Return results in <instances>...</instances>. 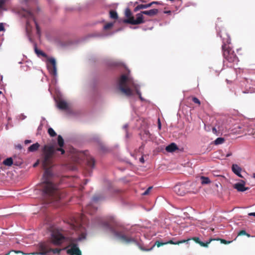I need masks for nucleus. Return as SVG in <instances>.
Here are the masks:
<instances>
[{
    "label": "nucleus",
    "instance_id": "nucleus-1",
    "mask_svg": "<svg viewBox=\"0 0 255 255\" xmlns=\"http://www.w3.org/2000/svg\"><path fill=\"white\" fill-rule=\"evenodd\" d=\"M50 242L40 243L38 245V249L40 252H34L31 253L32 255H45L48 253L52 252L53 254H59L61 250L59 249H53L51 247V244H52L55 246H59L67 241L66 238L61 232L57 229H54L51 231V237L50 238Z\"/></svg>",
    "mask_w": 255,
    "mask_h": 255
},
{
    "label": "nucleus",
    "instance_id": "nucleus-2",
    "mask_svg": "<svg viewBox=\"0 0 255 255\" xmlns=\"http://www.w3.org/2000/svg\"><path fill=\"white\" fill-rule=\"evenodd\" d=\"M70 226L71 228L76 231V234L78 237L67 238V240H68L69 242L68 247H70V249L67 250V253L70 255H82V252L78 247L77 243L86 239V230L82 226L79 221L75 219L71 221Z\"/></svg>",
    "mask_w": 255,
    "mask_h": 255
},
{
    "label": "nucleus",
    "instance_id": "nucleus-3",
    "mask_svg": "<svg viewBox=\"0 0 255 255\" xmlns=\"http://www.w3.org/2000/svg\"><path fill=\"white\" fill-rule=\"evenodd\" d=\"M44 169L43 176L45 179L42 184L44 196L47 198V203L57 201L60 199L59 192L56 185L48 179L52 176V172L49 168Z\"/></svg>",
    "mask_w": 255,
    "mask_h": 255
},
{
    "label": "nucleus",
    "instance_id": "nucleus-4",
    "mask_svg": "<svg viewBox=\"0 0 255 255\" xmlns=\"http://www.w3.org/2000/svg\"><path fill=\"white\" fill-rule=\"evenodd\" d=\"M117 84L120 91L127 96L132 95L131 88H134L136 90V93L139 96L140 100H143L140 92L137 90V85L131 77L123 74L118 79Z\"/></svg>",
    "mask_w": 255,
    "mask_h": 255
},
{
    "label": "nucleus",
    "instance_id": "nucleus-5",
    "mask_svg": "<svg viewBox=\"0 0 255 255\" xmlns=\"http://www.w3.org/2000/svg\"><path fill=\"white\" fill-rule=\"evenodd\" d=\"M103 226L104 227L109 230L116 238H118L123 243L129 244L136 242L133 238L127 236L123 234L121 232L117 231L122 225L119 221L114 218H110L108 221L104 222Z\"/></svg>",
    "mask_w": 255,
    "mask_h": 255
},
{
    "label": "nucleus",
    "instance_id": "nucleus-6",
    "mask_svg": "<svg viewBox=\"0 0 255 255\" xmlns=\"http://www.w3.org/2000/svg\"><path fill=\"white\" fill-rule=\"evenodd\" d=\"M42 166L44 168H49L52 162V157L55 152V148L53 146L44 145L43 149Z\"/></svg>",
    "mask_w": 255,
    "mask_h": 255
},
{
    "label": "nucleus",
    "instance_id": "nucleus-7",
    "mask_svg": "<svg viewBox=\"0 0 255 255\" xmlns=\"http://www.w3.org/2000/svg\"><path fill=\"white\" fill-rule=\"evenodd\" d=\"M34 51L37 56H42L43 57L47 58L46 61L47 69L51 75L53 76H56L57 68L55 59L52 57H47V55L46 53L37 49L36 47H35Z\"/></svg>",
    "mask_w": 255,
    "mask_h": 255
},
{
    "label": "nucleus",
    "instance_id": "nucleus-8",
    "mask_svg": "<svg viewBox=\"0 0 255 255\" xmlns=\"http://www.w3.org/2000/svg\"><path fill=\"white\" fill-rule=\"evenodd\" d=\"M125 15L127 17L124 20L125 23H129L132 25H137L144 23L143 16L142 13H137L136 14V19L132 15L131 12L129 8H127L125 10Z\"/></svg>",
    "mask_w": 255,
    "mask_h": 255
},
{
    "label": "nucleus",
    "instance_id": "nucleus-9",
    "mask_svg": "<svg viewBox=\"0 0 255 255\" xmlns=\"http://www.w3.org/2000/svg\"><path fill=\"white\" fill-rule=\"evenodd\" d=\"M224 58L230 63L235 62L238 60V57L233 49L227 44L222 46Z\"/></svg>",
    "mask_w": 255,
    "mask_h": 255
},
{
    "label": "nucleus",
    "instance_id": "nucleus-10",
    "mask_svg": "<svg viewBox=\"0 0 255 255\" xmlns=\"http://www.w3.org/2000/svg\"><path fill=\"white\" fill-rule=\"evenodd\" d=\"M219 34L222 39L223 43V44L228 45L231 43L230 37L225 29H222L220 30V31L219 33Z\"/></svg>",
    "mask_w": 255,
    "mask_h": 255
},
{
    "label": "nucleus",
    "instance_id": "nucleus-11",
    "mask_svg": "<svg viewBox=\"0 0 255 255\" xmlns=\"http://www.w3.org/2000/svg\"><path fill=\"white\" fill-rule=\"evenodd\" d=\"M57 143L59 147L55 148V152L60 151L61 154L65 153V150L63 148L64 145V141L61 135H59L57 137Z\"/></svg>",
    "mask_w": 255,
    "mask_h": 255
},
{
    "label": "nucleus",
    "instance_id": "nucleus-12",
    "mask_svg": "<svg viewBox=\"0 0 255 255\" xmlns=\"http://www.w3.org/2000/svg\"><path fill=\"white\" fill-rule=\"evenodd\" d=\"M245 181L241 180V182L235 184L233 187L239 192H244L249 189V187H246L245 186Z\"/></svg>",
    "mask_w": 255,
    "mask_h": 255
},
{
    "label": "nucleus",
    "instance_id": "nucleus-13",
    "mask_svg": "<svg viewBox=\"0 0 255 255\" xmlns=\"http://www.w3.org/2000/svg\"><path fill=\"white\" fill-rule=\"evenodd\" d=\"M174 192L180 196H183L186 193L184 186L183 185H176L174 187Z\"/></svg>",
    "mask_w": 255,
    "mask_h": 255
},
{
    "label": "nucleus",
    "instance_id": "nucleus-14",
    "mask_svg": "<svg viewBox=\"0 0 255 255\" xmlns=\"http://www.w3.org/2000/svg\"><path fill=\"white\" fill-rule=\"evenodd\" d=\"M232 171L240 177L243 178V176L241 174L242 168L237 164H233L232 166Z\"/></svg>",
    "mask_w": 255,
    "mask_h": 255
},
{
    "label": "nucleus",
    "instance_id": "nucleus-15",
    "mask_svg": "<svg viewBox=\"0 0 255 255\" xmlns=\"http://www.w3.org/2000/svg\"><path fill=\"white\" fill-rule=\"evenodd\" d=\"M154 3H157V2L152 1L149 3L146 4H138L134 8V11H136L139 10L141 9H145V8H148V7H150L153 4H154Z\"/></svg>",
    "mask_w": 255,
    "mask_h": 255
},
{
    "label": "nucleus",
    "instance_id": "nucleus-16",
    "mask_svg": "<svg viewBox=\"0 0 255 255\" xmlns=\"http://www.w3.org/2000/svg\"><path fill=\"white\" fill-rule=\"evenodd\" d=\"M158 11V10L157 9H152L149 10L142 11L139 13H142V15H143V14H145L152 16L157 14Z\"/></svg>",
    "mask_w": 255,
    "mask_h": 255
},
{
    "label": "nucleus",
    "instance_id": "nucleus-17",
    "mask_svg": "<svg viewBox=\"0 0 255 255\" xmlns=\"http://www.w3.org/2000/svg\"><path fill=\"white\" fill-rule=\"evenodd\" d=\"M178 149V146L175 143H170L165 148L166 150L168 152H173Z\"/></svg>",
    "mask_w": 255,
    "mask_h": 255
},
{
    "label": "nucleus",
    "instance_id": "nucleus-18",
    "mask_svg": "<svg viewBox=\"0 0 255 255\" xmlns=\"http://www.w3.org/2000/svg\"><path fill=\"white\" fill-rule=\"evenodd\" d=\"M57 106L59 109L67 110L68 108V104L66 102L63 100H60L57 104Z\"/></svg>",
    "mask_w": 255,
    "mask_h": 255
},
{
    "label": "nucleus",
    "instance_id": "nucleus-19",
    "mask_svg": "<svg viewBox=\"0 0 255 255\" xmlns=\"http://www.w3.org/2000/svg\"><path fill=\"white\" fill-rule=\"evenodd\" d=\"M39 147L40 144L38 142H36L30 145L28 148V151L29 152H34L37 150Z\"/></svg>",
    "mask_w": 255,
    "mask_h": 255
},
{
    "label": "nucleus",
    "instance_id": "nucleus-20",
    "mask_svg": "<svg viewBox=\"0 0 255 255\" xmlns=\"http://www.w3.org/2000/svg\"><path fill=\"white\" fill-rule=\"evenodd\" d=\"M190 239H188L187 240H183L181 241H178L176 242H174L172 240H169V241L166 242L167 244H172V245H179L180 244L185 243L186 242H187L189 240H190Z\"/></svg>",
    "mask_w": 255,
    "mask_h": 255
},
{
    "label": "nucleus",
    "instance_id": "nucleus-21",
    "mask_svg": "<svg viewBox=\"0 0 255 255\" xmlns=\"http://www.w3.org/2000/svg\"><path fill=\"white\" fill-rule=\"evenodd\" d=\"M3 164L4 165L8 166H11L13 164L12 158L11 157H9V158H6L3 161Z\"/></svg>",
    "mask_w": 255,
    "mask_h": 255
},
{
    "label": "nucleus",
    "instance_id": "nucleus-22",
    "mask_svg": "<svg viewBox=\"0 0 255 255\" xmlns=\"http://www.w3.org/2000/svg\"><path fill=\"white\" fill-rule=\"evenodd\" d=\"M95 161L93 158L90 157L87 159V165L91 168H93L95 166Z\"/></svg>",
    "mask_w": 255,
    "mask_h": 255
},
{
    "label": "nucleus",
    "instance_id": "nucleus-23",
    "mask_svg": "<svg viewBox=\"0 0 255 255\" xmlns=\"http://www.w3.org/2000/svg\"><path fill=\"white\" fill-rule=\"evenodd\" d=\"M200 178L202 184H207L211 182L210 179L207 177L201 176Z\"/></svg>",
    "mask_w": 255,
    "mask_h": 255
},
{
    "label": "nucleus",
    "instance_id": "nucleus-24",
    "mask_svg": "<svg viewBox=\"0 0 255 255\" xmlns=\"http://www.w3.org/2000/svg\"><path fill=\"white\" fill-rule=\"evenodd\" d=\"M225 140L224 138L223 137H218L215 141L214 144L215 145H219L225 142Z\"/></svg>",
    "mask_w": 255,
    "mask_h": 255
},
{
    "label": "nucleus",
    "instance_id": "nucleus-25",
    "mask_svg": "<svg viewBox=\"0 0 255 255\" xmlns=\"http://www.w3.org/2000/svg\"><path fill=\"white\" fill-rule=\"evenodd\" d=\"M110 17L112 19H117L118 18V14L115 10H111L110 11Z\"/></svg>",
    "mask_w": 255,
    "mask_h": 255
},
{
    "label": "nucleus",
    "instance_id": "nucleus-26",
    "mask_svg": "<svg viewBox=\"0 0 255 255\" xmlns=\"http://www.w3.org/2000/svg\"><path fill=\"white\" fill-rule=\"evenodd\" d=\"M114 23L112 22L107 23L104 26V29L105 30H109L111 29Z\"/></svg>",
    "mask_w": 255,
    "mask_h": 255
},
{
    "label": "nucleus",
    "instance_id": "nucleus-27",
    "mask_svg": "<svg viewBox=\"0 0 255 255\" xmlns=\"http://www.w3.org/2000/svg\"><path fill=\"white\" fill-rule=\"evenodd\" d=\"M48 133L51 137H54V136H56V133L54 130V129L51 128H48Z\"/></svg>",
    "mask_w": 255,
    "mask_h": 255
},
{
    "label": "nucleus",
    "instance_id": "nucleus-28",
    "mask_svg": "<svg viewBox=\"0 0 255 255\" xmlns=\"http://www.w3.org/2000/svg\"><path fill=\"white\" fill-rule=\"evenodd\" d=\"M33 21L35 24L36 29V31H37V34L40 36V27L34 18H33Z\"/></svg>",
    "mask_w": 255,
    "mask_h": 255
},
{
    "label": "nucleus",
    "instance_id": "nucleus-29",
    "mask_svg": "<svg viewBox=\"0 0 255 255\" xmlns=\"http://www.w3.org/2000/svg\"><path fill=\"white\" fill-rule=\"evenodd\" d=\"M33 21L35 24L36 29V31H37V34L40 36V27L34 18H33Z\"/></svg>",
    "mask_w": 255,
    "mask_h": 255
},
{
    "label": "nucleus",
    "instance_id": "nucleus-30",
    "mask_svg": "<svg viewBox=\"0 0 255 255\" xmlns=\"http://www.w3.org/2000/svg\"><path fill=\"white\" fill-rule=\"evenodd\" d=\"M102 197L101 196V195H95L93 197V200L95 202H97L100 200H101L102 199Z\"/></svg>",
    "mask_w": 255,
    "mask_h": 255
},
{
    "label": "nucleus",
    "instance_id": "nucleus-31",
    "mask_svg": "<svg viewBox=\"0 0 255 255\" xmlns=\"http://www.w3.org/2000/svg\"><path fill=\"white\" fill-rule=\"evenodd\" d=\"M243 235H246L248 237H250V235L249 234L247 233L246 231H245V230H241L238 233V236H243Z\"/></svg>",
    "mask_w": 255,
    "mask_h": 255
},
{
    "label": "nucleus",
    "instance_id": "nucleus-32",
    "mask_svg": "<svg viewBox=\"0 0 255 255\" xmlns=\"http://www.w3.org/2000/svg\"><path fill=\"white\" fill-rule=\"evenodd\" d=\"M192 101L194 103H195V104H197L198 105H200V104H201L200 101L197 98L194 97L192 98Z\"/></svg>",
    "mask_w": 255,
    "mask_h": 255
},
{
    "label": "nucleus",
    "instance_id": "nucleus-33",
    "mask_svg": "<svg viewBox=\"0 0 255 255\" xmlns=\"http://www.w3.org/2000/svg\"><path fill=\"white\" fill-rule=\"evenodd\" d=\"M166 244H167V243L166 242L162 243V242H160L159 241H156L154 245H156L157 247H160L163 245H166Z\"/></svg>",
    "mask_w": 255,
    "mask_h": 255
},
{
    "label": "nucleus",
    "instance_id": "nucleus-34",
    "mask_svg": "<svg viewBox=\"0 0 255 255\" xmlns=\"http://www.w3.org/2000/svg\"><path fill=\"white\" fill-rule=\"evenodd\" d=\"M152 187H149L142 194V195H147L149 194L150 190L152 189Z\"/></svg>",
    "mask_w": 255,
    "mask_h": 255
},
{
    "label": "nucleus",
    "instance_id": "nucleus-35",
    "mask_svg": "<svg viewBox=\"0 0 255 255\" xmlns=\"http://www.w3.org/2000/svg\"><path fill=\"white\" fill-rule=\"evenodd\" d=\"M6 1V0H0V9L3 8Z\"/></svg>",
    "mask_w": 255,
    "mask_h": 255
},
{
    "label": "nucleus",
    "instance_id": "nucleus-36",
    "mask_svg": "<svg viewBox=\"0 0 255 255\" xmlns=\"http://www.w3.org/2000/svg\"><path fill=\"white\" fill-rule=\"evenodd\" d=\"M219 240H220L221 243L224 244H229L232 242V241H228L224 239H219Z\"/></svg>",
    "mask_w": 255,
    "mask_h": 255
},
{
    "label": "nucleus",
    "instance_id": "nucleus-37",
    "mask_svg": "<svg viewBox=\"0 0 255 255\" xmlns=\"http://www.w3.org/2000/svg\"><path fill=\"white\" fill-rule=\"evenodd\" d=\"M211 241V240H210L209 242H206V243H204L201 241L199 245L202 247H207L208 246V244L210 243Z\"/></svg>",
    "mask_w": 255,
    "mask_h": 255
},
{
    "label": "nucleus",
    "instance_id": "nucleus-38",
    "mask_svg": "<svg viewBox=\"0 0 255 255\" xmlns=\"http://www.w3.org/2000/svg\"><path fill=\"white\" fill-rule=\"evenodd\" d=\"M192 240H193L196 243H197L199 244L201 242L200 239L198 237H194L192 239Z\"/></svg>",
    "mask_w": 255,
    "mask_h": 255
},
{
    "label": "nucleus",
    "instance_id": "nucleus-39",
    "mask_svg": "<svg viewBox=\"0 0 255 255\" xmlns=\"http://www.w3.org/2000/svg\"><path fill=\"white\" fill-rule=\"evenodd\" d=\"M4 30L5 29H4V27L3 26V23H0V32L1 31H4Z\"/></svg>",
    "mask_w": 255,
    "mask_h": 255
},
{
    "label": "nucleus",
    "instance_id": "nucleus-40",
    "mask_svg": "<svg viewBox=\"0 0 255 255\" xmlns=\"http://www.w3.org/2000/svg\"><path fill=\"white\" fill-rule=\"evenodd\" d=\"M15 148L20 150L22 149V147L21 144H18L15 146Z\"/></svg>",
    "mask_w": 255,
    "mask_h": 255
},
{
    "label": "nucleus",
    "instance_id": "nucleus-41",
    "mask_svg": "<svg viewBox=\"0 0 255 255\" xmlns=\"http://www.w3.org/2000/svg\"><path fill=\"white\" fill-rule=\"evenodd\" d=\"M161 127V123H160V120L158 119V128L160 129Z\"/></svg>",
    "mask_w": 255,
    "mask_h": 255
},
{
    "label": "nucleus",
    "instance_id": "nucleus-42",
    "mask_svg": "<svg viewBox=\"0 0 255 255\" xmlns=\"http://www.w3.org/2000/svg\"><path fill=\"white\" fill-rule=\"evenodd\" d=\"M11 252H15V253H21V252H20V251H11L9 252L8 253H7V254H6L5 255H9L10 253Z\"/></svg>",
    "mask_w": 255,
    "mask_h": 255
},
{
    "label": "nucleus",
    "instance_id": "nucleus-43",
    "mask_svg": "<svg viewBox=\"0 0 255 255\" xmlns=\"http://www.w3.org/2000/svg\"><path fill=\"white\" fill-rule=\"evenodd\" d=\"M31 142V140H28V139H26L24 141V143L25 144H27L28 143H30Z\"/></svg>",
    "mask_w": 255,
    "mask_h": 255
},
{
    "label": "nucleus",
    "instance_id": "nucleus-44",
    "mask_svg": "<svg viewBox=\"0 0 255 255\" xmlns=\"http://www.w3.org/2000/svg\"><path fill=\"white\" fill-rule=\"evenodd\" d=\"M139 248H140V249L142 251H150L151 250L152 248L150 249H147V250H145V249H144L143 248H142L141 246H139Z\"/></svg>",
    "mask_w": 255,
    "mask_h": 255
},
{
    "label": "nucleus",
    "instance_id": "nucleus-45",
    "mask_svg": "<svg viewBox=\"0 0 255 255\" xmlns=\"http://www.w3.org/2000/svg\"><path fill=\"white\" fill-rule=\"evenodd\" d=\"M139 161H140L141 163H143L144 162V160L143 157H141V158H140V159H139Z\"/></svg>",
    "mask_w": 255,
    "mask_h": 255
},
{
    "label": "nucleus",
    "instance_id": "nucleus-46",
    "mask_svg": "<svg viewBox=\"0 0 255 255\" xmlns=\"http://www.w3.org/2000/svg\"><path fill=\"white\" fill-rule=\"evenodd\" d=\"M248 215H249V216H255V212H254V213H249Z\"/></svg>",
    "mask_w": 255,
    "mask_h": 255
},
{
    "label": "nucleus",
    "instance_id": "nucleus-47",
    "mask_svg": "<svg viewBox=\"0 0 255 255\" xmlns=\"http://www.w3.org/2000/svg\"><path fill=\"white\" fill-rule=\"evenodd\" d=\"M212 130H213V132L214 133H216L217 132V130L215 128H212Z\"/></svg>",
    "mask_w": 255,
    "mask_h": 255
},
{
    "label": "nucleus",
    "instance_id": "nucleus-48",
    "mask_svg": "<svg viewBox=\"0 0 255 255\" xmlns=\"http://www.w3.org/2000/svg\"><path fill=\"white\" fill-rule=\"evenodd\" d=\"M38 164V161L34 164L33 166L36 167Z\"/></svg>",
    "mask_w": 255,
    "mask_h": 255
},
{
    "label": "nucleus",
    "instance_id": "nucleus-49",
    "mask_svg": "<svg viewBox=\"0 0 255 255\" xmlns=\"http://www.w3.org/2000/svg\"><path fill=\"white\" fill-rule=\"evenodd\" d=\"M170 12H171V11L170 10L165 11V13H170Z\"/></svg>",
    "mask_w": 255,
    "mask_h": 255
},
{
    "label": "nucleus",
    "instance_id": "nucleus-50",
    "mask_svg": "<svg viewBox=\"0 0 255 255\" xmlns=\"http://www.w3.org/2000/svg\"><path fill=\"white\" fill-rule=\"evenodd\" d=\"M253 178H255V173H254L253 175Z\"/></svg>",
    "mask_w": 255,
    "mask_h": 255
},
{
    "label": "nucleus",
    "instance_id": "nucleus-51",
    "mask_svg": "<svg viewBox=\"0 0 255 255\" xmlns=\"http://www.w3.org/2000/svg\"><path fill=\"white\" fill-rule=\"evenodd\" d=\"M28 0H24V1H25V2H27Z\"/></svg>",
    "mask_w": 255,
    "mask_h": 255
},
{
    "label": "nucleus",
    "instance_id": "nucleus-52",
    "mask_svg": "<svg viewBox=\"0 0 255 255\" xmlns=\"http://www.w3.org/2000/svg\"><path fill=\"white\" fill-rule=\"evenodd\" d=\"M140 1H141V2H144V0H140Z\"/></svg>",
    "mask_w": 255,
    "mask_h": 255
},
{
    "label": "nucleus",
    "instance_id": "nucleus-53",
    "mask_svg": "<svg viewBox=\"0 0 255 255\" xmlns=\"http://www.w3.org/2000/svg\"><path fill=\"white\" fill-rule=\"evenodd\" d=\"M27 25H28V21L27 22Z\"/></svg>",
    "mask_w": 255,
    "mask_h": 255
},
{
    "label": "nucleus",
    "instance_id": "nucleus-54",
    "mask_svg": "<svg viewBox=\"0 0 255 255\" xmlns=\"http://www.w3.org/2000/svg\"><path fill=\"white\" fill-rule=\"evenodd\" d=\"M1 93H2V92L0 91V94H1Z\"/></svg>",
    "mask_w": 255,
    "mask_h": 255
}]
</instances>
